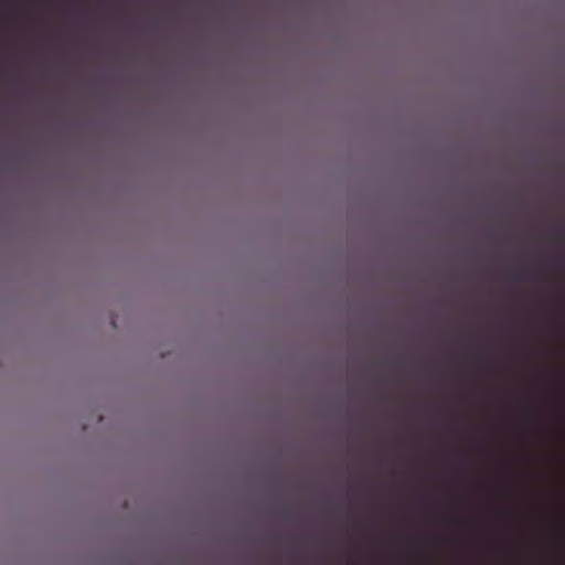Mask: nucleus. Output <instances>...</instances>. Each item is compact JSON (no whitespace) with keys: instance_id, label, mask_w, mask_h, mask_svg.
Listing matches in <instances>:
<instances>
[{"instance_id":"obj_1","label":"nucleus","mask_w":565,"mask_h":565,"mask_svg":"<svg viewBox=\"0 0 565 565\" xmlns=\"http://www.w3.org/2000/svg\"><path fill=\"white\" fill-rule=\"evenodd\" d=\"M412 542L419 552L425 553L426 555L428 554L430 545V540L428 537L416 536L412 540Z\"/></svg>"},{"instance_id":"obj_2","label":"nucleus","mask_w":565,"mask_h":565,"mask_svg":"<svg viewBox=\"0 0 565 565\" xmlns=\"http://www.w3.org/2000/svg\"><path fill=\"white\" fill-rule=\"evenodd\" d=\"M390 440H391V441L393 440V437H392V436L390 437Z\"/></svg>"}]
</instances>
